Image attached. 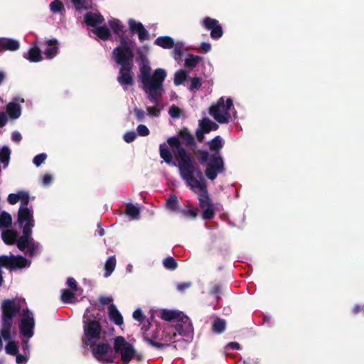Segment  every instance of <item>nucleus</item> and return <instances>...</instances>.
<instances>
[{"instance_id":"obj_1","label":"nucleus","mask_w":364,"mask_h":364,"mask_svg":"<svg viewBox=\"0 0 364 364\" xmlns=\"http://www.w3.org/2000/svg\"><path fill=\"white\" fill-rule=\"evenodd\" d=\"M197 144L194 136L186 127L181 129L177 135L167 139V144L163 143L159 146V155L166 164H171L173 157L178 161V168L181 176L196 173L200 168L194 164L191 151L194 152Z\"/></svg>"},{"instance_id":"obj_2","label":"nucleus","mask_w":364,"mask_h":364,"mask_svg":"<svg viewBox=\"0 0 364 364\" xmlns=\"http://www.w3.org/2000/svg\"><path fill=\"white\" fill-rule=\"evenodd\" d=\"M139 79L144 91L147 94L149 100L157 103L164 92L163 83L166 77V72L163 68H157L151 75V68L145 55H140Z\"/></svg>"},{"instance_id":"obj_3","label":"nucleus","mask_w":364,"mask_h":364,"mask_svg":"<svg viewBox=\"0 0 364 364\" xmlns=\"http://www.w3.org/2000/svg\"><path fill=\"white\" fill-rule=\"evenodd\" d=\"M181 178L193 191L196 192V189H198L197 198L199 206L203 210L202 218L212 220L215 215L217 207L210 197L202 171L198 170L196 173L181 176Z\"/></svg>"},{"instance_id":"obj_4","label":"nucleus","mask_w":364,"mask_h":364,"mask_svg":"<svg viewBox=\"0 0 364 364\" xmlns=\"http://www.w3.org/2000/svg\"><path fill=\"white\" fill-rule=\"evenodd\" d=\"M1 335L5 341L11 339V330L14 323V318L21 311V304L16 299H6L1 304Z\"/></svg>"},{"instance_id":"obj_5","label":"nucleus","mask_w":364,"mask_h":364,"mask_svg":"<svg viewBox=\"0 0 364 364\" xmlns=\"http://www.w3.org/2000/svg\"><path fill=\"white\" fill-rule=\"evenodd\" d=\"M114 350L119 354L124 363H129L135 356L136 350L133 345L127 342L123 336H117L114 340Z\"/></svg>"},{"instance_id":"obj_6","label":"nucleus","mask_w":364,"mask_h":364,"mask_svg":"<svg viewBox=\"0 0 364 364\" xmlns=\"http://www.w3.org/2000/svg\"><path fill=\"white\" fill-rule=\"evenodd\" d=\"M102 328L100 323L97 321H84L83 336L82 337V343L85 347H87L88 344L92 342H97L101 335Z\"/></svg>"},{"instance_id":"obj_7","label":"nucleus","mask_w":364,"mask_h":364,"mask_svg":"<svg viewBox=\"0 0 364 364\" xmlns=\"http://www.w3.org/2000/svg\"><path fill=\"white\" fill-rule=\"evenodd\" d=\"M93 357L98 361L104 363H112L114 361L112 354V348L107 342L97 343L92 342L88 344Z\"/></svg>"},{"instance_id":"obj_8","label":"nucleus","mask_w":364,"mask_h":364,"mask_svg":"<svg viewBox=\"0 0 364 364\" xmlns=\"http://www.w3.org/2000/svg\"><path fill=\"white\" fill-rule=\"evenodd\" d=\"M225 171V163L220 154L213 153L211 154L204 171L207 178L210 181H214L219 173H224Z\"/></svg>"},{"instance_id":"obj_9","label":"nucleus","mask_w":364,"mask_h":364,"mask_svg":"<svg viewBox=\"0 0 364 364\" xmlns=\"http://www.w3.org/2000/svg\"><path fill=\"white\" fill-rule=\"evenodd\" d=\"M21 319L19 330L23 337L31 338L34 334L35 319L33 313L28 309H23L21 312Z\"/></svg>"},{"instance_id":"obj_10","label":"nucleus","mask_w":364,"mask_h":364,"mask_svg":"<svg viewBox=\"0 0 364 364\" xmlns=\"http://www.w3.org/2000/svg\"><path fill=\"white\" fill-rule=\"evenodd\" d=\"M134 57L132 49L114 48L112 51L113 59L121 67H134Z\"/></svg>"},{"instance_id":"obj_11","label":"nucleus","mask_w":364,"mask_h":364,"mask_svg":"<svg viewBox=\"0 0 364 364\" xmlns=\"http://www.w3.org/2000/svg\"><path fill=\"white\" fill-rule=\"evenodd\" d=\"M193 333V327L190 318L182 314V316L176 321L174 326V331L172 333L171 338L175 337L177 334L189 337Z\"/></svg>"},{"instance_id":"obj_12","label":"nucleus","mask_w":364,"mask_h":364,"mask_svg":"<svg viewBox=\"0 0 364 364\" xmlns=\"http://www.w3.org/2000/svg\"><path fill=\"white\" fill-rule=\"evenodd\" d=\"M203 26L204 28L210 31V37L214 40H218L223 35V31L219 21L210 17H205L203 19Z\"/></svg>"},{"instance_id":"obj_13","label":"nucleus","mask_w":364,"mask_h":364,"mask_svg":"<svg viewBox=\"0 0 364 364\" xmlns=\"http://www.w3.org/2000/svg\"><path fill=\"white\" fill-rule=\"evenodd\" d=\"M232 107H233L232 100L230 97L225 100L224 97H221L215 104L210 107L209 114H229Z\"/></svg>"},{"instance_id":"obj_14","label":"nucleus","mask_w":364,"mask_h":364,"mask_svg":"<svg viewBox=\"0 0 364 364\" xmlns=\"http://www.w3.org/2000/svg\"><path fill=\"white\" fill-rule=\"evenodd\" d=\"M128 24L132 33L138 34V38L140 42L149 39V33L141 22H137L133 18H129Z\"/></svg>"},{"instance_id":"obj_15","label":"nucleus","mask_w":364,"mask_h":364,"mask_svg":"<svg viewBox=\"0 0 364 364\" xmlns=\"http://www.w3.org/2000/svg\"><path fill=\"white\" fill-rule=\"evenodd\" d=\"M132 69L133 67H120L117 81L123 87L134 84Z\"/></svg>"},{"instance_id":"obj_16","label":"nucleus","mask_w":364,"mask_h":364,"mask_svg":"<svg viewBox=\"0 0 364 364\" xmlns=\"http://www.w3.org/2000/svg\"><path fill=\"white\" fill-rule=\"evenodd\" d=\"M84 21L87 26L97 28V25L103 23L105 18L100 14L87 12L84 16Z\"/></svg>"},{"instance_id":"obj_17","label":"nucleus","mask_w":364,"mask_h":364,"mask_svg":"<svg viewBox=\"0 0 364 364\" xmlns=\"http://www.w3.org/2000/svg\"><path fill=\"white\" fill-rule=\"evenodd\" d=\"M18 223L20 225L26 223H34L32 210L28 207L20 206L18 210Z\"/></svg>"},{"instance_id":"obj_18","label":"nucleus","mask_w":364,"mask_h":364,"mask_svg":"<svg viewBox=\"0 0 364 364\" xmlns=\"http://www.w3.org/2000/svg\"><path fill=\"white\" fill-rule=\"evenodd\" d=\"M24 99L20 97H14L12 101L6 105V112H0V114H21V103H24Z\"/></svg>"},{"instance_id":"obj_19","label":"nucleus","mask_w":364,"mask_h":364,"mask_svg":"<svg viewBox=\"0 0 364 364\" xmlns=\"http://www.w3.org/2000/svg\"><path fill=\"white\" fill-rule=\"evenodd\" d=\"M47 48L44 50L46 58L48 59L53 58L58 53V41L55 38L49 39L46 41Z\"/></svg>"},{"instance_id":"obj_20","label":"nucleus","mask_w":364,"mask_h":364,"mask_svg":"<svg viewBox=\"0 0 364 364\" xmlns=\"http://www.w3.org/2000/svg\"><path fill=\"white\" fill-rule=\"evenodd\" d=\"M10 270L23 269L26 267L28 260L21 255L10 256Z\"/></svg>"},{"instance_id":"obj_21","label":"nucleus","mask_w":364,"mask_h":364,"mask_svg":"<svg viewBox=\"0 0 364 364\" xmlns=\"http://www.w3.org/2000/svg\"><path fill=\"white\" fill-rule=\"evenodd\" d=\"M0 48L4 50L15 51L20 48V44L14 39L0 38Z\"/></svg>"},{"instance_id":"obj_22","label":"nucleus","mask_w":364,"mask_h":364,"mask_svg":"<svg viewBox=\"0 0 364 364\" xmlns=\"http://www.w3.org/2000/svg\"><path fill=\"white\" fill-rule=\"evenodd\" d=\"M23 57L28 59L30 62L38 63L43 60L40 48L35 46L31 47L27 53L23 55Z\"/></svg>"},{"instance_id":"obj_23","label":"nucleus","mask_w":364,"mask_h":364,"mask_svg":"<svg viewBox=\"0 0 364 364\" xmlns=\"http://www.w3.org/2000/svg\"><path fill=\"white\" fill-rule=\"evenodd\" d=\"M108 314L109 319L116 325L121 326L123 323V317L115 305H109Z\"/></svg>"},{"instance_id":"obj_24","label":"nucleus","mask_w":364,"mask_h":364,"mask_svg":"<svg viewBox=\"0 0 364 364\" xmlns=\"http://www.w3.org/2000/svg\"><path fill=\"white\" fill-rule=\"evenodd\" d=\"M155 44L164 49H170L174 46V41L168 36H160L155 40Z\"/></svg>"},{"instance_id":"obj_25","label":"nucleus","mask_w":364,"mask_h":364,"mask_svg":"<svg viewBox=\"0 0 364 364\" xmlns=\"http://www.w3.org/2000/svg\"><path fill=\"white\" fill-rule=\"evenodd\" d=\"M199 128L202 129L203 132L209 133L212 130L218 129V125L208 118H204L200 121Z\"/></svg>"},{"instance_id":"obj_26","label":"nucleus","mask_w":364,"mask_h":364,"mask_svg":"<svg viewBox=\"0 0 364 364\" xmlns=\"http://www.w3.org/2000/svg\"><path fill=\"white\" fill-rule=\"evenodd\" d=\"M182 316L181 313L176 311H172V310H167V309H163L161 311V318L167 321H171L173 320H178L181 316Z\"/></svg>"},{"instance_id":"obj_27","label":"nucleus","mask_w":364,"mask_h":364,"mask_svg":"<svg viewBox=\"0 0 364 364\" xmlns=\"http://www.w3.org/2000/svg\"><path fill=\"white\" fill-rule=\"evenodd\" d=\"M116 259L114 256H111L107 259L105 264V277L107 278L112 274L116 267Z\"/></svg>"},{"instance_id":"obj_28","label":"nucleus","mask_w":364,"mask_h":364,"mask_svg":"<svg viewBox=\"0 0 364 364\" xmlns=\"http://www.w3.org/2000/svg\"><path fill=\"white\" fill-rule=\"evenodd\" d=\"M1 237L5 244L11 245L15 243L17 234L13 230H7L2 232Z\"/></svg>"},{"instance_id":"obj_29","label":"nucleus","mask_w":364,"mask_h":364,"mask_svg":"<svg viewBox=\"0 0 364 364\" xmlns=\"http://www.w3.org/2000/svg\"><path fill=\"white\" fill-rule=\"evenodd\" d=\"M209 149L214 153H220V149L223 146L222 138L220 136L214 137L208 142Z\"/></svg>"},{"instance_id":"obj_30","label":"nucleus","mask_w":364,"mask_h":364,"mask_svg":"<svg viewBox=\"0 0 364 364\" xmlns=\"http://www.w3.org/2000/svg\"><path fill=\"white\" fill-rule=\"evenodd\" d=\"M226 323L224 319L217 318L212 324V330L214 333L220 334L225 330Z\"/></svg>"},{"instance_id":"obj_31","label":"nucleus","mask_w":364,"mask_h":364,"mask_svg":"<svg viewBox=\"0 0 364 364\" xmlns=\"http://www.w3.org/2000/svg\"><path fill=\"white\" fill-rule=\"evenodd\" d=\"M203 60V58L193 54H188L185 60V66L190 69H193Z\"/></svg>"},{"instance_id":"obj_32","label":"nucleus","mask_w":364,"mask_h":364,"mask_svg":"<svg viewBox=\"0 0 364 364\" xmlns=\"http://www.w3.org/2000/svg\"><path fill=\"white\" fill-rule=\"evenodd\" d=\"M11 224L12 218L11 215L6 211H3L0 214V228H9L11 226Z\"/></svg>"},{"instance_id":"obj_33","label":"nucleus","mask_w":364,"mask_h":364,"mask_svg":"<svg viewBox=\"0 0 364 364\" xmlns=\"http://www.w3.org/2000/svg\"><path fill=\"white\" fill-rule=\"evenodd\" d=\"M94 33L104 41L109 40L111 37L110 31L105 26L97 27Z\"/></svg>"},{"instance_id":"obj_34","label":"nucleus","mask_w":364,"mask_h":364,"mask_svg":"<svg viewBox=\"0 0 364 364\" xmlns=\"http://www.w3.org/2000/svg\"><path fill=\"white\" fill-rule=\"evenodd\" d=\"M109 25L115 34L120 36L124 33V26L118 19L112 18L109 20Z\"/></svg>"},{"instance_id":"obj_35","label":"nucleus","mask_w":364,"mask_h":364,"mask_svg":"<svg viewBox=\"0 0 364 364\" xmlns=\"http://www.w3.org/2000/svg\"><path fill=\"white\" fill-rule=\"evenodd\" d=\"M125 213L133 219H136L139 216V208L134 205L132 203L126 205Z\"/></svg>"},{"instance_id":"obj_36","label":"nucleus","mask_w":364,"mask_h":364,"mask_svg":"<svg viewBox=\"0 0 364 364\" xmlns=\"http://www.w3.org/2000/svg\"><path fill=\"white\" fill-rule=\"evenodd\" d=\"M60 299L64 304H70L74 302L75 295L69 289H65L62 291Z\"/></svg>"},{"instance_id":"obj_37","label":"nucleus","mask_w":364,"mask_h":364,"mask_svg":"<svg viewBox=\"0 0 364 364\" xmlns=\"http://www.w3.org/2000/svg\"><path fill=\"white\" fill-rule=\"evenodd\" d=\"M166 207L171 210H176L178 207V200L177 196L172 194L166 201Z\"/></svg>"},{"instance_id":"obj_38","label":"nucleus","mask_w":364,"mask_h":364,"mask_svg":"<svg viewBox=\"0 0 364 364\" xmlns=\"http://www.w3.org/2000/svg\"><path fill=\"white\" fill-rule=\"evenodd\" d=\"M186 77H187V73L185 70H180L177 71L174 75V80H173L174 84L176 85H179L182 84L186 80Z\"/></svg>"},{"instance_id":"obj_39","label":"nucleus","mask_w":364,"mask_h":364,"mask_svg":"<svg viewBox=\"0 0 364 364\" xmlns=\"http://www.w3.org/2000/svg\"><path fill=\"white\" fill-rule=\"evenodd\" d=\"M164 267L167 269L174 270L177 268L176 260L172 257H168L163 261Z\"/></svg>"},{"instance_id":"obj_40","label":"nucleus","mask_w":364,"mask_h":364,"mask_svg":"<svg viewBox=\"0 0 364 364\" xmlns=\"http://www.w3.org/2000/svg\"><path fill=\"white\" fill-rule=\"evenodd\" d=\"M31 238L21 236L16 242V245L21 251H24L29 245Z\"/></svg>"},{"instance_id":"obj_41","label":"nucleus","mask_w":364,"mask_h":364,"mask_svg":"<svg viewBox=\"0 0 364 364\" xmlns=\"http://www.w3.org/2000/svg\"><path fill=\"white\" fill-rule=\"evenodd\" d=\"M11 151L8 146H4L0 151V161L3 164H7L10 159Z\"/></svg>"},{"instance_id":"obj_42","label":"nucleus","mask_w":364,"mask_h":364,"mask_svg":"<svg viewBox=\"0 0 364 364\" xmlns=\"http://www.w3.org/2000/svg\"><path fill=\"white\" fill-rule=\"evenodd\" d=\"M50 9L53 13L56 14L64 10V5L60 0H54L50 4Z\"/></svg>"},{"instance_id":"obj_43","label":"nucleus","mask_w":364,"mask_h":364,"mask_svg":"<svg viewBox=\"0 0 364 364\" xmlns=\"http://www.w3.org/2000/svg\"><path fill=\"white\" fill-rule=\"evenodd\" d=\"M5 350L7 354L11 355H16L18 353V348L14 341H9L5 347Z\"/></svg>"},{"instance_id":"obj_44","label":"nucleus","mask_w":364,"mask_h":364,"mask_svg":"<svg viewBox=\"0 0 364 364\" xmlns=\"http://www.w3.org/2000/svg\"><path fill=\"white\" fill-rule=\"evenodd\" d=\"M198 159L202 165L207 164L210 158V154L205 150L198 151Z\"/></svg>"},{"instance_id":"obj_45","label":"nucleus","mask_w":364,"mask_h":364,"mask_svg":"<svg viewBox=\"0 0 364 364\" xmlns=\"http://www.w3.org/2000/svg\"><path fill=\"white\" fill-rule=\"evenodd\" d=\"M119 37V43L120 45L117 48H120L122 49H132V45L128 41V38L122 33Z\"/></svg>"},{"instance_id":"obj_46","label":"nucleus","mask_w":364,"mask_h":364,"mask_svg":"<svg viewBox=\"0 0 364 364\" xmlns=\"http://www.w3.org/2000/svg\"><path fill=\"white\" fill-rule=\"evenodd\" d=\"M19 200H21V206L27 207L29 203V194L28 192L24 191H21L18 192Z\"/></svg>"},{"instance_id":"obj_47","label":"nucleus","mask_w":364,"mask_h":364,"mask_svg":"<svg viewBox=\"0 0 364 364\" xmlns=\"http://www.w3.org/2000/svg\"><path fill=\"white\" fill-rule=\"evenodd\" d=\"M173 54L176 60L181 58L183 55V44L182 43H174Z\"/></svg>"},{"instance_id":"obj_48","label":"nucleus","mask_w":364,"mask_h":364,"mask_svg":"<svg viewBox=\"0 0 364 364\" xmlns=\"http://www.w3.org/2000/svg\"><path fill=\"white\" fill-rule=\"evenodd\" d=\"M34 226V223H26L24 224L22 230V236L31 238L32 228Z\"/></svg>"},{"instance_id":"obj_49","label":"nucleus","mask_w":364,"mask_h":364,"mask_svg":"<svg viewBox=\"0 0 364 364\" xmlns=\"http://www.w3.org/2000/svg\"><path fill=\"white\" fill-rule=\"evenodd\" d=\"M144 338L149 345H151V346L156 348L158 349H163L165 347L170 346V344H165V343H161L154 341L151 338H148L147 336H144Z\"/></svg>"},{"instance_id":"obj_50","label":"nucleus","mask_w":364,"mask_h":364,"mask_svg":"<svg viewBox=\"0 0 364 364\" xmlns=\"http://www.w3.org/2000/svg\"><path fill=\"white\" fill-rule=\"evenodd\" d=\"M47 158V155L45 153H42L36 155L33 159V162L36 166H40L42 164L44 163Z\"/></svg>"},{"instance_id":"obj_51","label":"nucleus","mask_w":364,"mask_h":364,"mask_svg":"<svg viewBox=\"0 0 364 364\" xmlns=\"http://www.w3.org/2000/svg\"><path fill=\"white\" fill-rule=\"evenodd\" d=\"M221 293V285L220 284H214L210 290V294L212 295H215L216 296L217 301H219L220 299V296H219V294Z\"/></svg>"},{"instance_id":"obj_52","label":"nucleus","mask_w":364,"mask_h":364,"mask_svg":"<svg viewBox=\"0 0 364 364\" xmlns=\"http://www.w3.org/2000/svg\"><path fill=\"white\" fill-rule=\"evenodd\" d=\"M201 87V82L199 77H193L191 80L190 90H198Z\"/></svg>"},{"instance_id":"obj_53","label":"nucleus","mask_w":364,"mask_h":364,"mask_svg":"<svg viewBox=\"0 0 364 364\" xmlns=\"http://www.w3.org/2000/svg\"><path fill=\"white\" fill-rule=\"evenodd\" d=\"M214 119L220 124L228 123L232 119V115H213Z\"/></svg>"},{"instance_id":"obj_54","label":"nucleus","mask_w":364,"mask_h":364,"mask_svg":"<svg viewBox=\"0 0 364 364\" xmlns=\"http://www.w3.org/2000/svg\"><path fill=\"white\" fill-rule=\"evenodd\" d=\"M27 252H28L29 255H33L36 253V252L38 250V245L35 244L34 240L33 238H31L29 245L27 247Z\"/></svg>"},{"instance_id":"obj_55","label":"nucleus","mask_w":364,"mask_h":364,"mask_svg":"<svg viewBox=\"0 0 364 364\" xmlns=\"http://www.w3.org/2000/svg\"><path fill=\"white\" fill-rule=\"evenodd\" d=\"M136 134L134 132H128L124 135V140L127 143H131L135 140Z\"/></svg>"},{"instance_id":"obj_56","label":"nucleus","mask_w":364,"mask_h":364,"mask_svg":"<svg viewBox=\"0 0 364 364\" xmlns=\"http://www.w3.org/2000/svg\"><path fill=\"white\" fill-rule=\"evenodd\" d=\"M133 318L137 321L142 322L145 317L140 309H136L133 313Z\"/></svg>"},{"instance_id":"obj_57","label":"nucleus","mask_w":364,"mask_h":364,"mask_svg":"<svg viewBox=\"0 0 364 364\" xmlns=\"http://www.w3.org/2000/svg\"><path fill=\"white\" fill-rule=\"evenodd\" d=\"M136 130L138 132V134L141 136H146L149 135V129L146 127V126H145L144 124H139L137 127Z\"/></svg>"},{"instance_id":"obj_58","label":"nucleus","mask_w":364,"mask_h":364,"mask_svg":"<svg viewBox=\"0 0 364 364\" xmlns=\"http://www.w3.org/2000/svg\"><path fill=\"white\" fill-rule=\"evenodd\" d=\"M7 200L11 205L16 204L19 200L18 193H10L8 196Z\"/></svg>"},{"instance_id":"obj_59","label":"nucleus","mask_w":364,"mask_h":364,"mask_svg":"<svg viewBox=\"0 0 364 364\" xmlns=\"http://www.w3.org/2000/svg\"><path fill=\"white\" fill-rule=\"evenodd\" d=\"M191 285H192V283L191 282H183V283L178 284L176 289L179 291H183L184 290L190 288L191 287Z\"/></svg>"},{"instance_id":"obj_60","label":"nucleus","mask_w":364,"mask_h":364,"mask_svg":"<svg viewBox=\"0 0 364 364\" xmlns=\"http://www.w3.org/2000/svg\"><path fill=\"white\" fill-rule=\"evenodd\" d=\"M71 1H72L73 4L76 7L83 8L85 10L88 9V7L86 6L85 4V0H71Z\"/></svg>"},{"instance_id":"obj_61","label":"nucleus","mask_w":364,"mask_h":364,"mask_svg":"<svg viewBox=\"0 0 364 364\" xmlns=\"http://www.w3.org/2000/svg\"><path fill=\"white\" fill-rule=\"evenodd\" d=\"M67 284L73 289L76 290L77 287V284L75 279L73 277H69L67 280Z\"/></svg>"},{"instance_id":"obj_62","label":"nucleus","mask_w":364,"mask_h":364,"mask_svg":"<svg viewBox=\"0 0 364 364\" xmlns=\"http://www.w3.org/2000/svg\"><path fill=\"white\" fill-rule=\"evenodd\" d=\"M99 301L102 305H108L112 301V298L108 296H100L99 298Z\"/></svg>"},{"instance_id":"obj_63","label":"nucleus","mask_w":364,"mask_h":364,"mask_svg":"<svg viewBox=\"0 0 364 364\" xmlns=\"http://www.w3.org/2000/svg\"><path fill=\"white\" fill-rule=\"evenodd\" d=\"M204 134H207L206 132H203L202 129L198 128L196 132V139L199 142H202L204 139Z\"/></svg>"},{"instance_id":"obj_64","label":"nucleus","mask_w":364,"mask_h":364,"mask_svg":"<svg viewBox=\"0 0 364 364\" xmlns=\"http://www.w3.org/2000/svg\"><path fill=\"white\" fill-rule=\"evenodd\" d=\"M200 48L205 53H207L210 51L211 45L209 43L203 42L200 44Z\"/></svg>"}]
</instances>
